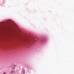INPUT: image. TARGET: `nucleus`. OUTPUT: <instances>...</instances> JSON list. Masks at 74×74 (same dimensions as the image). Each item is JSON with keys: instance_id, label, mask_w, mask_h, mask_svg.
I'll list each match as a JSON object with an SVG mask.
<instances>
[{"instance_id": "obj_1", "label": "nucleus", "mask_w": 74, "mask_h": 74, "mask_svg": "<svg viewBox=\"0 0 74 74\" xmlns=\"http://www.w3.org/2000/svg\"><path fill=\"white\" fill-rule=\"evenodd\" d=\"M8 23L9 24V25H12L13 23H14V22L11 21V20H9L8 21Z\"/></svg>"}, {"instance_id": "obj_2", "label": "nucleus", "mask_w": 74, "mask_h": 74, "mask_svg": "<svg viewBox=\"0 0 74 74\" xmlns=\"http://www.w3.org/2000/svg\"><path fill=\"white\" fill-rule=\"evenodd\" d=\"M22 72L23 74H25V71L24 70H22Z\"/></svg>"}, {"instance_id": "obj_3", "label": "nucleus", "mask_w": 74, "mask_h": 74, "mask_svg": "<svg viewBox=\"0 0 74 74\" xmlns=\"http://www.w3.org/2000/svg\"><path fill=\"white\" fill-rule=\"evenodd\" d=\"M15 69V66H12V69H13V70H14V69Z\"/></svg>"}, {"instance_id": "obj_4", "label": "nucleus", "mask_w": 74, "mask_h": 74, "mask_svg": "<svg viewBox=\"0 0 74 74\" xmlns=\"http://www.w3.org/2000/svg\"><path fill=\"white\" fill-rule=\"evenodd\" d=\"M15 72V71H11V73L12 74V73H14Z\"/></svg>"}, {"instance_id": "obj_5", "label": "nucleus", "mask_w": 74, "mask_h": 74, "mask_svg": "<svg viewBox=\"0 0 74 74\" xmlns=\"http://www.w3.org/2000/svg\"><path fill=\"white\" fill-rule=\"evenodd\" d=\"M13 66H14V67H16V65L15 64H14L13 65Z\"/></svg>"}, {"instance_id": "obj_6", "label": "nucleus", "mask_w": 74, "mask_h": 74, "mask_svg": "<svg viewBox=\"0 0 74 74\" xmlns=\"http://www.w3.org/2000/svg\"><path fill=\"white\" fill-rule=\"evenodd\" d=\"M5 72H4L3 73V74H5Z\"/></svg>"}, {"instance_id": "obj_7", "label": "nucleus", "mask_w": 74, "mask_h": 74, "mask_svg": "<svg viewBox=\"0 0 74 74\" xmlns=\"http://www.w3.org/2000/svg\"><path fill=\"white\" fill-rule=\"evenodd\" d=\"M35 40H37V38H36Z\"/></svg>"}]
</instances>
